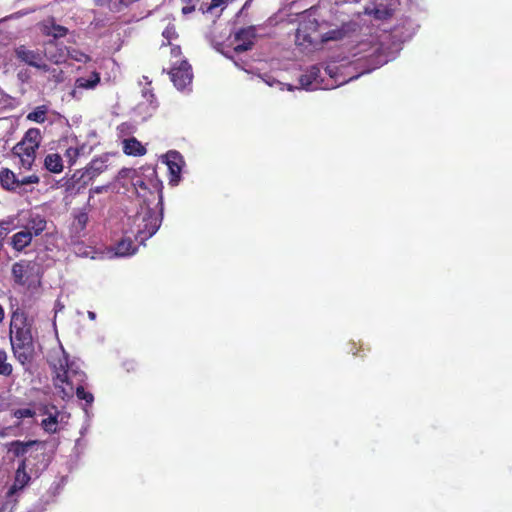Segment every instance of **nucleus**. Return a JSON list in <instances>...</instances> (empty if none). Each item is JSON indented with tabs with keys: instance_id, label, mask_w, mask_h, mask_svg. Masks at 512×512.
Returning <instances> with one entry per match:
<instances>
[{
	"instance_id": "8",
	"label": "nucleus",
	"mask_w": 512,
	"mask_h": 512,
	"mask_svg": "<svg viewBox=\"0 0 512 512\" xmlns=\"http://www.w3.org/2000/svg\"><path fill=\"white\" fill-rule=\"evenodd\" d=\"M66 143L69 144L66 149V157L69 159L70 165L74 164L78 157L87 155L91 150L85 143L80 144L78 136L74 132L70 133L67 129Z\"/></svg>"
},
{
	"instance_id": "21",
	"label": "nucleus",
	"mask_w": 512,
	"mask_h": 512,
	"mask_svg": "<svg viewBox=\"0 0 512 512\" xmlns=\"http://www.w3.org/2000/svg\"><path fill=\"white\" fill-rule=\"evenodd\" d=\"M32 239L31 233L23 228L12 236L11 244L14 249L21 251L31 243Z\"/></svg>"
},
{
	"instance_id": "27",
	"label": "nucleus",
	"mask_w": 512,
	"mask_h": 512,
	"mask_svg": "<svg viewBox=\"0 0 512 512\" xmlns=\"http://www.w3.org/2000/svg\"><path fill=\"white\" fill-rule=\"evenodd\" d=\"M366 12L378 20H386L393 15V9L383 3L375 4L373 9Z\"/></svg>"
},
{
	"instance_id": "17",
	"label": "nucleus",
	"mask_w": 512,
	"mask_h": 512,
	"mask_svg": "<svg viewBox=\"0 0 512 512\" xmlns=\"http://www.w3.org/2000/svg\"><path fill=\"white\" fill-rule=\"evenodd\" d=\"M123 151L126 155L142 156L146 153V148L136 138L131 137L123 141Z\"/></svg>"
},
{
	"instance_id": "34",
	"label": "nucleus",
	"mask_w": 512,
	"mask_h": 512,
	"mask_svg": "<svg viewBox=\"0 0 512 512\" xmlns=\"http://www.w3.org/2000/svg\"><path fill=\"white\" fill-rule=\"evenodd\" d=\"M343 36H344L343 31L331 30V31H328L327 33H325V35L322 37V41L327 42V41L340 40L343 38Z\"/></svg>"
},
{
	"instance_id": "25",
	"label": "nucleus",
	"mask_w": 512,
	"mask_h": 512,
	"mask_svg": "<svg viewBox=\"0 0 512 512\" xmlns=\"http://www.w3.org/2000/svg\"><path fill=\"white\" fill-rule=\"evenodd\" d=\"M45 168L53 173H60L63 169L62 157L58 153H50L45 157Z\"/></svg>"
},
{
	"instance_id": "5",
	"label": "nucleus",
	"mask_w": 512,
	"mask_h": 512,
	"mask_svg": "<svg viewBox=\"0 0 512 512\" xmlns=\"http://www.w3.org/2000/svg\"><path fill=\"white\" fill-rule=\"evenodd\" d=\"M318 21L315 18L302 19L295 35V43L303 48L313 46L317 42Z\"/></svg>"
},
{
	"instance_id": "3",
	"label": "nucleus",
	"mask_w": 512,
	"mask_h": 512,
	"mask_svg": "<svg viewBox=\"0 0 512 512\" xmlns=\"http://www.w3.org/2000/svg\"><path fill=\"white\" fill-rule=\"evenodd\" d=\"M106 169L107 165L104 160L93 159L85 170L76 171L73 176L66 181V201L70 197L86 194L85 190L88 184Z\"/></svg>"
},
{
	"instance_id": "28",
	"label": "nucleus",
	"mask_w": 512,
	"mask_h": 512,
	"mask_svg": "<svg viewBox=\"0 0 512 512\" xmlns=\"http://www.w3.org/2000/svg\"><path fill=\"white\" fill-rule=\"evenodd\" d=\"M30 476L25 472L24 464L18 467L15 474V481L13 486L10 489L11 493L16 492L17 490H21L25 487V485L29 482Z\"/></svg>"
},
{
	"instance_id": "38",
	"label": "nucleus",
	"mask_w": 512,
	"mask_h": 512,
	"mask_svg": "<svg viewBox=\"0 0 512 512\" xmlns=\"http://www.w3.org/2000/svg\"><path fill=\"white\" fill-rule=\"evenodd\" d=\"M231 0H210L211 5L213 6L214 10L226 6Z\"/></svg>"
},
{
	"instance_id": "23",
	"label": "nucleus",
	"mask_w": 512,
	"mask_h": 512,
	"mask_svg": "<svg viewBox=\"0 0 512 512\" xmlns=\"http://www.w3.org/2000/svg\"><path fill=\"white\" fill-rule=\"evenodd\" d=\"M136 250L137 247L129 238L121 239L114 248L115 255L120 257L133 255L136 252Z\"/></svg>"
},
{
	"instance_id": "37",
	"label": "nucleus",
	"mask_w": 512,
	"mask_h": 512,
	"mask_svg": "<svg viewBox=\"0 0 512 512\" xmlns=\"http://www.w3.org/2000/svg\"><path fill=\"white\" fill-rule=\"evenodd\" d=\"M199 10H200L203 14H207V13L213 14V12H214V8H213V6L211 5L210 0L203 1V2L200 4V6H199Z\"/></svg>"
},
{
	"instance_id": "1",
	"label": "nucleus",
	"mask_w": 512,
	"mask_h": 512,
	"mask_svg": "<svg viewBox=\"0 0 512 512\" xmlns=\"http://www.w3.org/2000/svg\"><path fill=\"white\" fill-rule=\"evenodd\" d=\"M122 178H129L138 198L143 203L150 205L154 202L162 203L163 184L158 178L157 171L154 166L144 165L139 169L124 168L119 172Z\"/></svg>"
},
{
	"instance_id": "14",
	"label": "nucleus",
	"mask_w": 512,
	"mask_h": 512,
	"mask_svg": "<svg viewBox=\"0 0 512 512\" xmlns=\"http://www.w3.org/2000/svg\"><path fill=\"white\" fill-rule=\"evenodd\" d=\"M86 378L87 376L80 365L75 361L69 362L68 354L66 353V385L74 389V385L85 383Z\"/></svg>"
},
{
	"instance_id": "13",
	"label": "nucleus",
	"mask_w": 512,
	"mask_h": 512,
	"mask_svg": "<svg viewBox=\"0 0 512 512\" xmlns=\"http://www.w3.org/2000/svg\"><path fill=\"white\" fill-rule=\"evenodd\" d=\"M255 36L256 30L253 26L240 29L235 35V40L239 43L234 47V51L242 53L252 49Z\"/></svg>"
},
{
	"instance_id": "22",
	"label": "nucleus",
	"mask_w": 512,
	"mask_h": 512,
	"mask_svg": "<svg viewBox=\"0 0 512 512\" xmlns=\"http://www.w3.org/2000/svg\"><path fill=\"white\" fill-rule=\"evenodd\" d=\"M40 138H41V135H40V131L36 128H31L29 129L23 140L18 143V150H21L23 146H27V147H30V146H33L34 149H37L39 147V144H40Z\"/></svg>"
},
{
	"instance_id": "20",
	"label": "nucleus",
	"mask_w": 512,
	"mask_h": 512,
	"mask_svg": "<svg viewBox=\"0 0 512 512\" xmlns=\"http://www.w3.org/2000/svg\"><path fill=\"white\" fill-rule=\"evenodd\" d=\"M21 150H18V145L14 147V153L20 157L22 166L25 168H30L35 159L36 149L33 146L21 147Z\"/></svg>"
},
{
	"instance_id": "12",
	"label": "nucleus",
	"mask_w": 512,
	"mask_h": 512,
	"mask_svg": "<svg viewBox=\"0 0 512 512\" xmlns=\"http://www.w3.org/2000/svg\"><path fill=\"white\" fill-rule=\"evenodd\" d=\"M15 55L18 60L30 66L43 70L47 69L46 65L42 64L43 58L41 54L37 51L28 49L24 45H21L15 49Z\"/></svg>"
},
{
	"instance_id": "9",
	"label": "nucleus",
	"mask_w": 512,
	"mask_h": 512,
	"mask_svg": "<svg viewBox=\"0 0 512 512\" xmlns=\"http://www.w3.org/2000/svg\"><path fill=\"white\" fill-rule=\"evenodd\" d=\"M169 74L171 81L178 89H184L191 83L193 78L191 65L185 60L179 66L173 67Z\"/></svg>"
},
{
	"instance_id": "7",
	"label": "nucleus",
	"mask_w": 512,
	"mask_h": 512,
	"mask_svg": "<svg viewBox=\"0 0 512 512\" xmlns=\"http://www.w3.org/2000/svg\"><path fill=\"white\" fill-rule=\"evenodd\" d=\"M140 219L141 222L137 225L138 230L136 239L143 243L158 231L160 227V220L156 213L151 209L145 211Z\"/></svg>"
},
{
	"instance_id": "35",
	"label": "nucleus",
	"mask_w": 512,
	"mask_h": 512,
	"mask_svg": "<svg viewBox=\"0 0 512 512\" xmlns=\"http://www.w3.org/2000/svg\"><path fill=\"white\" fill-rule=\"evenodd\" d=\"M13 415L18 419L33 418L35 416V411L30 408H23L14 411Z\"/></svg>"
},
{
	"instance_id": "31",
	"label": "nucleus",
	"mask_w": 512,
	"mask_h": 512,
	"mask_svg": "<svg viewBox=\"0 0 512 512\" xmlns=\"http://www.w3.org/2000/svg\"><path fill=\"white\" fill-rule=\"evenodd\" d=\"M35 444L34 441H29V442H20V441H16L12 444V451L17 455V456H23L25 453H27V451L29 450V448H31L33 445Z\"/></svg>"
},
{
	"instance_id": "41",
	"label": "nucleus",
	"mask_w": 512,
	"mask_h": 512,
	"mask_svg": "<svg viewBox=\"0 0 512 512\" xmlns=\"http://www.w3.org/2000/svg\"><path fill=\"white\" fill-rule=\"evenodd\" d=\"M4 315H5L4 309H3V307L0 305V323L3 321V319H4Z\"/></svg>"
},
{
	"instance_id": "33",
	"label": "nucleus",
	"mask_w": 512,
	"mask_h": 512,
	"mask_svg": "<svg viewBox=\"0 0 512 512\" xmlns=\"http://www.w3.org/2000/svg\"><path fill=\"white\" fill-rule=\"evenodd\" d=\"M41 425L47 432H55L57 426V419L55 416L50 415L49 417L42 420Z\"/></svg>"
},
{
	"instance_id": "2",
	"label": "nucleus",
	"mask_w": 512,
	"mask_h": 512,
	"mask_svg": "<svg viewBox=\"0 0 512 512\" xmlns=\"http://www.w3.org/2000/svg\"><path fill=\"white\" fill-rule=\"evenodd\" d=\"M9 336L15 358L22 365L31 362L35 351L32 322L23 312L12 313Z\"/></svg>"
},
{
	"instance_id": "18",
	"label": "nucleus",
	"mask_w": 512,
	"mask_h": 512,
	"mask_svg": "<svg viewBox=\"0 0 512 512\" xmlns=\"http://www.w3.org/2000/svg\"><path fill=\"white\" fill-rule=\"evenodd\" d=\"M0 183L6 190H18V177L8 168H2L0 170Z\"/></svg>"
},
{
	"instance_id": "16",
	"label": "nucleus",
	"mask_w": 512,
	"mask_h": 512,
	"mask_svg": "<svg viewBox=\"0 0 512 512\" xmlns=\"http://www.w3.org/2000/svg\"><path fill=\"white\" fill-rule=\"evenodd\" d=\"M33 266L30 262L21 261L15 263L12 267V274L16 283L21 285H30Z\"/></svg>"
},
{
	"instance_id": "26",
	"label": "nucleus",
	"mask_w": 512,
	"mask_h": 512,
	"mask_svg": "<svg viewBox=\"0 0 512 512\" xmlns=\"http://www.w3.org/2000/svg\"><path fill=\"white\" fill-rule=\"evenodd\" d=\"M100 83V74L97 71H92L89 79L79 77L75 81L76 88L79 89H93Z\"/></svg>"
},
{
	"instance_id": "36",
	"label": "nucleus",
	"mask_w": 512,
	"mask_h": 512,
	"mask_svg": "<svg viewBox=\"0 0 512 512\" xmlns=\"http://www.w3.org/2000/svg\"><path fill=\"white\" fill-rule=\"evenodd\" d=\"M39 178L35 175L25 176L21 179L18 178V190L20 191L24 185L38 183Z\"/></svg>"
},
{
	"instance_id": "15",
	"label": "nucleus",
	"mask_w": 512,
	"mask_h": 512,
	"mask_svg": "<svg viewBox=\"0 0 512 512\" xmlns=\"http://www.w3.org/2000/svg\"><path fill=\"white\" fill-rule=\"evenodd\" d=\"M320 68L313 65L307 69L299 78V83L304 89H318L321 88L322 80L320 79Z\"/></svg>"
},
{
	"instance_id": "45",
	"label": "nucleus",
	"mask_w": 512,
	"mask_h": 512,
	"mask_svg": "<svg viewBox=\"0 0 512 512\" xmlns=\"http://www.w3.org/2000/svg\"><path fill=\"white\" fill-rule=\"evenodd\" d=\"M183 2H186V3H191L192 0H182Z\"/></svg>"
},
{
	"instance_id": "24",
	"label": "nucleus",
	"mask_w": 512,
	"mask_h": 512,
	"mask_svg": "<svg viewBox=\"0 0 512 512\" xmlns=\"http://www.w3.org/2000/svg\"><path fill=\"white\" fill-rule=\"evenodd\" d=\"M73 61L78 63H87L91 61V57L76 48H66V65L72 66Z\"/></svg>"
},
{
	"instance_id": "43",
	"label": "nucleus",
	"mask_w": 512,
	"mask_h": 512,
	"mask_svg": "<svg viewBox=\"0 0 512 512\" xmlns=\"http://www.w3.org/2000/svg\"><path fill=\"white\" fill-rule=\"evenodd\" d=\"M94 191H95L96 193H100V192L102 191V187H97V188H95V190H94Z\"/></svg>"
},
{
	"instance_id": "30",
	"label": "nucleus",
	"mask_w": 512,
	"mask_h": 512,
	"mask_svg": "<svg viewBox=\"0 0 512 512\" xmlns=\"http://www.w3.org/2000/svg\"><path fill=\"white\" fill-rule=\"evenodd\" d=\"M8 355L6 351L0 349V375L10 376L12 374L13 368L10 363H8Z\"/></svg>"
},
{
	"instance_id": "40",
	"label": "nucleus",
	"mask_w": 512,
	"mask_h": 512,
	"mask_svg": "<svg viewBox=\"0 0 512 512\" xmlns=\"http://www.w3.org/2000/svg\"><path fill=\"white\" fill-rule=\"evenodd\" d=\"M195 11V6L194 5H186L182 8V13L184 15H187V14H190L192 12Z\"/></svg>"
},
{
	"instance_id": "6",
	"label": "nucleus",
	"mask_w": 512,
	"mask_h": 512,
	"mask_svg": "<svg viewBox=\"0 0 512 512\" xmlns=\"http://www.w3.org/2000/svg\"><path fill=\"white\" fill-rule=\"evenodd\" d=\"M64 348L59 342L58 348L51 349L47 354V362L52 370L55 387L64 391Z\"/></svg>"
},
{
	"instance_id": "32",
	"label": "nucleus",
	"mask_w": 512,
	"mask_h": 512,
	"mask_svg": "<svg viewBox=\"0 0 512 512\" xmlns=\"http://www.w3.org/2000/svg\"><path fill=\"white\" fill-rule=\"evenodd\" d=\"M45 114L46 108L44 106H39L27 115V119L37 123H42L45 120Z\"/></svg>"
},
{
	"instance_id": "29",
	"label": "nucleus",
	"mask_w": 512,
	"mask_h": 512,
	"mask_svg": "<svg viewBox=\"0 0 512 512\" xmlns=\"http://www.w3.org/2000/svg\"><path fill=\"white\" fill-rule=\"evenodd\" d=\"M74 388L77 399L85 401L86 406H91L94 402V396L91 392L86 390L85 383L74 385Z\"/></svg>"
},
{
	"instance_id": "4",
	"label": "nucleus",
	"mask_w": 512,
	"mask_h": 512,
	"mask_svg": "<svg viewBox=\"0 0 512 512\" xmlns=\"http://www.w3.org/2000/svg\"><path fill=\"white\" fill-rule=\"evenodd\" d=\"M80 196L85 200V205L82 208L73 210L69 233L74 253L79 256H88L90 252L87 251V248L83 247L78 239L86 235V226L89 222V212L91 211V205L89 204L91 195L87 197L86 194H81Z\"/></svg>"
},
{
	"instance_id": "39",
	"label": "nucleus",
	"mask_w": 512,
	"mask_h": 512,
	"mask_svg": "<svg viewBox=\"0 0 512 512\" xmlns=\"http://www.w3.org/2000/svg\"><path fill=\"white\" fill-rule=\"evenodd\" d=\"M70 96L75 100H80L82 98V92L76 86L71 90Z\"/></svg>"
},
{
	"instance_id": "19",
	"label": "nucleus",
	"mask_w": 512,
	"mask_h": 512,
	"mask_svg": "<svg viewBox=\"0 0 512 512\" xmlns=\"http://www.w3.org/2000/svg\"><path fill=\"white\" fill-rule=\"evenodd\" d=\"M46 228V221L40 215L32 216L27 224L24 226V229L31 233V237H35L40 235Z\"/></svg>"
},
{
	"instance_id": "10",
	"label": "nucleus",
	"mask_w": 512,
	"mask_h": 512,
	"mask_svg": "<svg viewBox=\"0 0 512 512\" xmlns=\"http://www.w3.org/2000/svg\"><path fill=\"white\" fill-rule=\"evenodd\" d=\"M166 164L170 172L169 184L172 186L178 185L184 164L182 155L177 151H169L166 154Z\"/></svg>"
},
{
	"instance_id": "42",
	"label": "nucleus",
	"mask_w": 512,
	"mask_h": 512,
	"mask_svg": "<svg viewBox=\"0 0 512 512\" xmlns=\"http://www.w3.org/2000/svg\"><path fill=\"white\" fill-rule=\"evenodd\" d=\"M88 317L91 319V320H95L96 319V314L92 311H88Z\"/></svg>"
},
{
	"instance_id": "11",
	"label": "nucleus",
	"mask_w": 512,
	"mask_h": 512,
	"mask_svg": "<svg viewBox=\"0 0 512 512\" xmlns=\"http://www.w3.org/2000/svg\"><path fill=\"white\" fill-rule=\"evenodd\" d=\"M46 33L48 35L52 34L54 39L49 41L47 44H46V48H45V53L46 55L49 57V59L56 63V64H60L62 62H64V55L60 52L59 54H54V50H56L57 48V44H56V39L59 38V37H62L64 35V28L62 26H54L52 25V30L46 26Z\"/></svg>"
},
{
	"instance_id": "44",
	"label": "nucleus",
	"mask_w": 512,
	"mask_h": 512,
	"mask_svg": "<svg viewBox=\"0 0 512 512\" xmlns=\"http://www.w3.org/2000/svg\"><path fill=\"white\" fill-rule=\"evenodd\" d=\"M59 306H60V304L58 303V304L56 305V310H55V313H56V314L61 310V308H58Z\"/></svg>"
}]
</instances>
